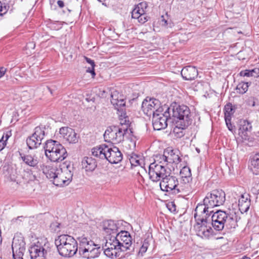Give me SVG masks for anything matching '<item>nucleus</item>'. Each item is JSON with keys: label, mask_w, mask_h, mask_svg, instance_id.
I'll return each mask as SVG.
<instances>
[{"label": "nucleus", "mask_w": 259, "mask_h": 259, "mask_svg": "<svg viewBox=\"0 0 259 259\" xmlns=\"http://www.w3.org/2000/svg\"><path fill=\"white\" fill-rule=\"evenodd\" d=\"M205 203H198L195 209L194 218L196 222L194 229L197 236L203 239H208L213 236V230L209 225L208 219L213 210L206 205Z\"/></svg>", "instance_id": "f257e3e1"}, {"label": "nucleus", "mask_w": 259, "mask_h": 259, "mask_svg": "<svg viewBox=\"0 0 259 259\" xmlns=\"http://www.w3.org/2000/svg\"><path fill=\"white\" fill-rule=\"evenodd\" d=\"M44 149L46 157L53 162L62 161L68 155L66 149L57 141L47 140L45 143Z\"/></svg>", "instance_id": "f03ea898"}, {"label": "nucleus", "mask_w": 259, "mask_h": 259, "mask_svg": "<svg viewBox=\"0 0 259 259\" xmlns=\"http://www.w3.org/2000/svg\"><path fill=\"white\" fill-rule=\"evenodd\" d=\"M78 254L82 258L91 259L99 256L103 249L90 239L84 237L78 238Z\"/></svg>", "instance_id": "7ed1b4c3"}, {"label": "nucleus", "mask_w": 259, "mask_h": 259, "mask_svg": "<svg viewBox=\"0 0 259 259\" xmlns=\"http://www.w3.org/2000/svg\"><path fill=\"white\" fill-rule=\"evenodd\" d=\"M171 109L172 115L177 118L176 121L178 124L183 126H189L192 121V115L189 108L185 105H179L176 103H173L170 107L167 108L169 111Z\"/></svg>", "instance_id": "20e7f679"}, {"label": "nucleus", "mask_w": 259, "mask_h": 259, "mask_svg": "<svg viewBox=\"0 0 259 259\" xmlns=\"http://www.w3.org/2000/svg\"><path fill=\"white\" fill-rule=\"evenodd\" d=\"M159 186L162 191L173 194L186 193L182 184L179 182L176 177L171 176L169 172L161 180Z\"/></svg>", "instance_id": "39448f33"}, {"label": "nucleus", "mask_w": 259, "mask_h": 259, "mask_svg": "<svg viewBox=\"0 0 259 259\" xmlns=\"http://www.w3.org/2000/svg\"><path fill=\"white\" fill-rule=\"evenodd\" d=\"M226 200V194L222 190H214L207 194L203 199V202L211 210L214 207L223 205Z\"/></svg>", "instance_id": "423d86ee"}, {"label": "nucleus", "mask_w": 259, "mask_h": 259, "mask_svg": "<svg viewBox=\"0 0 259 259\" xmlns=\"http://www.w3.org/2000/svg\"><path fill=\"white\" fill-rule=\"evenodd\" d=\"M45 126H37L34 130L33 133L28 137L26 140L27 145L30 149H34L38 147L48 135Z\"/></svg>", "instance_id": "0eeeda50"}, {"label": "nucleus", "mask_w": 259, "mask_h": 259, "mask_svg": "<svg viewBox=\"0 0 259 259\" xmlns=\"http://www.w3.org/2000/svg\"><path fill=\"white\" fill-rule=\"evenodd\" d=\"M142 109L148 116H154L155 114L163 111L160 102L158 99L149 97H147L143 101Z\"/></svg>", "instance_id": "6e6552de"}, {"label": "nucleus", "mask_w": 259, "mask_h": 259, "mask_svg": "<svg viewBox=\"0 0 259 259\" xmlns=\"http://www.w3.org/2000/svg\"><path fill=\"white\" fill-rule=\"evenodd\" d=\"M128 133L125 129L117 125L108 127L105 131L104 137L106 141L109 140L114 143H119L124 141L125 134Z\"/></svg>", "instance_id": "1a4fd4ad"}, {"label": "nucleus", "mask_w": 259, "mask_h": 259, "mask_svg": "<svg viewBox=\"0 0 259 259\" xmlns=\"http://www.w3.org/2000/svg\"><path fill=\"white\" fill-rule=\"evenodd\" d=\"M111 237L112 242L115 244L120 251H126L132 245V237L127 231H121L116 236L113 235Z\"/></svg>", "instance_id": "9d476101"}, {"label": "nucleus", "mask_w": 259, "mask_h": 259, "mask_svg": "<svg viewBox=\"0 0 259 259\" xmlns=\"http://www.w3.org/2000/svg\"><path fill=\"white\" fill-rule=\"evenodd\" d=\"M169 173L166 171L164 165L156 164L155 162L151 163L149 166V175L150 179L154 182H157Z\"/></svg>", "instance_id": "9b49d317"}, {"label": "nucleus", "mask_w": 259, "mask_h": 259, "mask_svg": "<svg viewBox=\"0 0 259 259\" xmlns=\"http://www.w3.org/2000/svg\"><path fill=\"white\" fill-rule=\"evenodd\" d=\"M170 119L169 111L166 110L164 113L159 112L155 114L152 117V124L155 130L159 131L167 126V122Z\"/></svg>", "instance_id": "f8f14e48"}, {"label": "nucleus", "mask_w": 259, "mask_h": 259, "mask_svg": "<svg viewBox=\"0 0 259 259\" xmlns=\"http://www.w3.org/2000/svg\"><path fill=\"white\" fill-rule=\"evenodd\" d=\"M180 183L182 184V186L185 188L186 193L188 194L192 190L190 183L192 180L191 171L189 167L184 166L180 170Z\"/></svg>", "instance_id": "ddd939ff"}, {"label": "nucleus", "mask_w": 259, "mask_h": 259, "mask_svg": "<svg viewBox=\"0 0 259 259\" xmlns=\"http://www.w3.org/2000/svg\"><path fill=\"white\" fill-rule=\"evenodd\" d=\"M44 246H41L38 242L37 244L32 246L29 249V252L31 259H48V250Z\"/></svg>", "instance_id": "4468645a"}, {"label": "nucleus", "mask_w": 259, "mask_h": 259, "mask_svg": "<svg viewBox=\"0 0 259 259\" xmlns=\"http://www.w3.org/2000/svg\"><path fill=\"white\" fill-rule=\"evenodd\" d=\"M105 159L111 163H118L122 159V154L118 148L115 146L109 147L107 146Z\"/></svg>", "instance_id": "2eb2a0df"}, {"label": "nucleus", "mask_w": 259, "mask_h": 259, "mask_svg": "<svg viewBox=\"0 0 259 259\" xmlns=\"http://www.w3.org/2000/svg\"><path fill=\"white\" fill-rule=\"evenodd\" d=\"M111 103L113 105L117 113H121V111H125V101L123 96L115 91L111 94Z\"/></svg>", "instance_id": "dca6fc26"}, {"label": "nucleus", "mask_w": 259, "mask_h": 259, "mask_svg": "<svg viewBox=\"0 0 259 259\" xmlns=\"http://www.w3.org/2000/svg\"><path fill=\"white\" fill-rule=\"evenodd\" d=\"M105 248L103 247L101 248L104 250V253L107 257L113 258L119 256V253L121 252L117 246L112 242V237L106 239V242L105 245Z\"/></svg>", "instance_id": "f3484780"}, {"label": "nucleus", "mask_w": 259, "mask_h": 259, "mask_svg": "<svg viewBox=\"0 0 259 259\" xmlns=\"http://www.w3.org/2000/svg\"><path fill=\"white\" fill-rule=\"evenodd\" d=\"M78 246L77 241L75 239L74 242H71L67 245L62 246L58 250L60 255L64 257H70L73 256L78 251Z\"/></svg>", "instance_id": "a211bd4d"}, {"label": "nucleus", "mask_w": 259, "mask_h": 259, "mask_svg": "<svg viewBox=\"0 0 259 259\" xmlns=\"http://www.w3.org/2000/svg\"><path fill=\"white\" fill-rule=\"evenodd\" d=\"M179 154L180 151L178 150L171 149L168 148L164 150L162 157L164 158L168 163L178 164L181 161Z\"/></svg>", "instance_id": "6ab92c4d"}, {"label": "nucleus", "mask_w": 259, "mask_h": 259, "mask_svg": "<svg viewBox=\"0 0 259 259\" xmlns=\"http://www.w3.org/2000/svg\"><path fill=\"white\" fill-rule=\"evenodd\" d=\"M59 132L63 139L69 143L75 144L78 142V137L73 129L68 127H62L60 128Z\"/></svg>", "instance_id": "aec40b11"}, {"label": "nucleus", "mask_w": 259, "mask_h": 259, "mask_svg": "<svg viewBox=\"0 0 259 259\" xmlns=\"http://www.w3.org/2000/svg\"><path fill=\"white\" fill-rule=\"evenodd\" d=\"M220 220L221 221H227L228 224L232 223L233 224H236L237 221L233 218V215L231 214L227 213L226 211L221 210H217L213 212L211 216V221Z\"/></svg>", "instance_id": "412c9836"}, {"label": "nucleus", "mask_w": 259, "mask_h": 259, "mask_svg": "<svg viewBox=\"0 0 259 259\" xmlns=\"http://www.w3.org/2000/svg\"><path fill=\"white\" fill-rule=\"evenodd\" d=\"M74 167L70 162H65L61 164L59 167V171H61L67 179V182L69 184L72 181L73 175Z\"/></svg>", "instance_id": "4be33fe9"}, {"label": "nucleus", "mask_w": 259, "mask_h": 259, "mask_svg": "<svg viewBox=\"0 0 259 259\" xmlns=\"http://www.w3.org/2000/svg\"><path fill=\"white\" fill-rule=\"evenodd\" d=\"M198 72L195 67L188 66L184 67L181 71V75L186 80H194L198 76Z\"/></svg>", "instance_id": "5701e85b"}, {"label": "nucleus", "mask_w": 259, "mask_h": 259, "mask_svg": "<svg viewBox=\"0 0 259 259\" xmlns=\"http://www.w3.org/2000/svg\"><path fill=\"white\" fill-rule=\"evenodd\" d=\"M103 229L110 238L112 236H116L118 232V227L114 221L107 220L103 222Z\"/></svg>", "instance_id": "b1692460"}, {"label": "nucleus", "mask_w": 259, "mask_h": 259, "mask_svg": "<svg viewBox=\"0 0 259 259\" xmlns=\"http://www.w3.org/2000/svg\"><path fill=\"white\" fill-rule=\"evenodd\" d=\"M12 248L13 255H23L25 251V243L22 238L18 239L14 238Z\"/></svg>", "instance_id": "393cba45"}, {"label": "nucleus", "mask_w": 259, "mask_h": 259, "mask_svg": "<svg viewBox=\"0 0 259 259\" xmlns=\"http://www.w3.org/2000/svg\"><path fill=\"white\" fill-rule=\"evenodd\" d=\"M82 168L87 172L93 171L97 166L96 160L91 157H84L81 160Z\"/></svg>", "instance_id": "a878e982"}, {"label": "nucleus", "mask_w": 259, "mask_h": 259, "mask_svg": "<svg viewBox=\"0 0 259 259\" xmlns=\"http://www.w3.org/2000/svg\"><path fill=\"white\" fill-rule=\"evenodd\" d=\"M75 239L68 235L63 234L59 236L57 239H55V243L57 246V250H59L62 248V246L67 245L71 242H74Z\"/></svg>", "instance_id": "bb28decb"}, {"label": "nucleus", "mask_w": 259, "mask_h": 259, "mask_svg": "<svg viewBox=\"0 0 259 259\" xmlns=\"http://www.w3.org/2000/svg\"><path fill=\"white\" fill-rule=\"evenodd\" d=\"M41 168L43 173L48 179H52L53 183L54 180L56 177L57 172H58L59 168H58L57 166L51 165H42L41 166Z\"/></svg>", "instance_id": "cd10ccee"}, {"label": "nucleus", "mask_w": 259, "mask_h": 259, "mask_svg": "<svg viewBox=\"0 0 259 259\" xmlns=\"http://www.w3.org/2000/svg\"><path fill=\"white\" fill-rule=\"evenodd\" d=\"M117 114H118L120 120V125L118 126L122 128L125 129V131L128 132L129 131L131 133H132L131 129L128 130L131 122L128 116L126 115L125 111L122 110L121 113H117Z\"/></svg>", "instance_id": "c85d7f7f"}, {"label": "nucleus", "mask_w": 259, "mask_h": 259, "mask_svg": "<svg viewBox=\"0 0 259 259\" xmlns=\"http://www.w3.org/2000/svg\"><path fill=\"white\" fill-rule=\"evenodd\" d=\"M211 221V225L213 228L217 231H222L225 227H226L228 229L230 228H235L236 226V224H233L232 223H229L228 224V221H221L220 220H215L214 221Z\"/></svg>", "instance_id": "c756f323"}, {"label": "nucleus", "mask_w": 259, "mask_h": 259, "mask_svg": "<svg viewBox=\"0 0 259 259\" xmlns=\"http://www.w3.org/2000/svg\"><path fill=\"white\" fill-rule=\"evenodd\" d=\"M248 195L242 194L238 200L239 209L241 213L248 211L250 206V201L248 200Z\"/></svg>", "instance_id": "7c9ffc66"}, {"label": "nucleus", "mask_w": 259, "mask_h": 259, "mask_svg": "<svg viewBox=\"0 0 259 259\" xmlns=\"http://www.w3.org/2000/svg\"><path fill=\"white\" fill-rule=\"evenodd\" d=\"M21 160L27 165L31 167L36 166L38 163L37 158L35 156H32L31 155H25L22 153H20Z\"/></svg>", "instance_id": "2f4dec72"}, {"label": "nucleus", "mask_w": 259, "mask_h": 259, "mask_svg": "<svg viewBox=\"0 0 259 259\" xmlns=\"http://www.w3.org/2000/svg\"><path fill=\"white\" fill-rule=\"evenodd\" d=\"M107 146L102 145L99 147L94 148L92 150V155L95 157H99L101 159H105L106 153Z\"/></svg>", "instance_id": "473e14b6"}, {"label": "nucleus", "mask_w": 259, "mask_h": 259, "mask_svg": "<svg viewBox=\"0 0 259 259\" xmlns=\"http://www.w3.org/2000/svg\"><path fill=\"white\" fill-rule=\"evenodd\" d=\"M251 123L246 120H240L239 122V134L245 136L246 132L251 129Z\"/></svg>", "instance_id": "72a5a7b5"}, {"label": "nucleus", "mask_w": 259, "mask_h": 259, "mask_svg": "<svg viewBox=\"0 0 259 259\" xmlns=\"http://www.w3.org/2000/svg\"><path fill=\"white\" fill-rule=\"evenodd\" d=\"M66 180L67 179L65 178V176L63 174L61 171H59L58 169L56 177L54 180L53 184L56 186L59 187L67 186L69 184V183H67Z\"/></svg>", "instance_id": "f704fd0d"}, {"label": "nucleus", "mask_w": 259, "mask_h": 259, "mask_svg": "<svg viewBox=\"0 0 259 259\" xmlns=\"http://www.w3.org/2000/svg\"><path fill=\"white\" fill-rule=\"evenodd\" d=\"M188 126H183V125H179L178 124V121H176V125L173 130V133L176 138H181L183 137L185 135L184 130H185Z\"/></svg>", "instance_id": "c9c22d12"}, {"label": "nucleus", "mask_w": 259, "mask_h": 259, "mask_svg": "<svg viewBox=\"0 0 259 259\" xmlns=\"http://www.w3.org/2000/svg\"><path fill=\"white\" fill-rule=\"evenodd\" d=\"M142 6L141 3L137 6L132 12V18L137 19L139 17L145 13L144 10L141 7Z\"/></svg>", "instance_id": "e433bc0d"}, {"label": "nucleus", "mask_w": 259, "mask_h": 259, "mask_svg": "<svg viewBox=\"0 0 259 259\" xmlns=\"http://www.w3.org/2000/svg\"><path fill=\"white\" fill-rule=\"evenodd\" d=\"M251 83H249L248 82H241L238 83L236 88V90L237 93L240 94H245L248 90L249 85Z\"/></svg>", "instance_id": "4c0bfd02"}, {"label": "nucleus", "mask_w": 259, "mask_h": 259, "mask_svg": "<svg viewBox=\"0 0 259 259\" xmlns=\"http://www.w3.org/2000/svg\"><path fill=\"white\" fill-rule=\"evenodd\" d=\"M250 163L251 167L259 169V152L250 157Z\"/></svg>", "instance_id": "58836bf2"}, {"label": "nucleus", "mask_w": 259, "mask_h": 259, "mask_svg": "<svg viewBox=\"0 0 259 259\" xmlns=\"http://www.w3.org/2000/svg\"><path fill=\"white\" fill-rule=\"evenodd\" d=\"M225 118H231V116L234 112V109L231 103H229L225 106L224 108Z\"/></svg>", "instance_id": "ea45409f"}, {"label": "nucleus", "mask_w": 259, "mask_h": 259, "mask_svg": "<svg viewBox=\"0 0 259 259\" xmlns=\"http://www.w3.org/2000/svg\"><path fill=\"white\" fill-rule=\"evenodd\" d=\"M11 136V132H7L4 134L3 137L0 140V151H1L5 147L7 144V140Z\"/></svg>", "instance_id": "a19ab883"}, {"label": "nucleus", "mask_w": 259, "mask_h": 259, "mask_svg": "<svg viewBox=\"0 0 259 259\" xmlns=\"http://www.w3.org/2000/svg\"><path fill=\"white\" fill-rule=\"evenodd\" d=\"M139 156L135 154H132L129 160L132 166H137L140 165L139 159H138Z\"/></svg>", "instance_id": "79ce46f5"}, {"label": "nucleus", "mask_w": 259, "mask_h": 259, "mask_svg": "<svg viewBox=\"0 0 259 259\" xmlns=\"http://www.w3.org/2000/svg\"><path fill=\"white\" fill-rule=\"evenodd\" d=\"M149 246V243L148 241L146 240H145L144 241L143 243V244L142 246L140 247L139 253H141L142 255H143V253H145L148 248Z\"/></svg>", "instance_id": "37998d69"}, {"label": "nucleus", "mask_w": 259, "mask_h": 259, "mask_svg": "<svg viewBox=\"0 0 259 259\" xmlns=\"http://www.w3.org/2000/svg\"><path fill=\"white\" fill-rule=\"evenodd\" d=\"M11 0H0V5L4 8V10L8 11L10 8Z\"/></svg>", "instance_id": "c03bdc74"}, {"label": "nucleus", "mask_w": 259, "mask_h": 259, "mask_svg": "<svg viewBox=\"0 0 259 259\" xmlns=\"http://www.w3.org/2000/svg\"><path fill=\"white\" fill-rule=\"evenodd\" d=\"M163 155H159L156 156V160L155 161H158L159 164L164 165V164H167L168 162L164 159L162 158ZM156 162V161H155Z\"/></svg>", "instance_id": "a18cd8bd"}, {"label": "nucleus", "mask_w": 259, "mask_h": 259, "mask_svg": "<svg viewBox=\"0 0 259 259\" xmlns=\"http://www.w3.org/2000/svg\"><path fill=\"white\" fill-rule=\"evenodd\" d=\"M240 76H244V77H245V76H246V77L252 76V75H251V70H248V69L242 70L240 72Z\"/></svg>", "instance_id": "49530a36"}, {"label": "nucleus", "mask_w": 259, "mask_h": 259, "mask_svg": "<svg viewBox=\"0 0 259 259\" xmlns=\"http://www.w3.org/2000/svg\"><path fill=\"white\" fill-rule=\"evenodd\" d=\"M226 125L229 131H232L233 130V125L231 124V118L226 117L225 118Z\"/></svg>", "instance_id": "de8ad7c7"}, {"label": "nucleus", "mask_w": 259, "mask_h": 259, "mask_svg": "<svg viewBox=\"0 0 259 259\" xmlns=\"http://www.w3.org/2000/svg\"><path fill=\"white\" fill-rule=\"evenodd\" d=\"M137 20H138L139 22L141 24H143L147 21V19L145 15V13L141 15L139 18L137 19Z\"/></svg>", "instance_id": "09e8293b"}, {"label": "nucleus", "mask_w": 259, "mask_h": 259, "mask_svg": "<svg viewBox=\"0 0 259 259\" xmlns=\"http://www.w3.org/2000/svg\"><path fill=\"white\" fill-rule=\"evenodd\" d=\"M167 208H168V209L171 211V212H174L175 211H176V205L174 203V202H170L169 203H168L167 205Z\"/></svg>", "instance_id": "8fccbe9b"}, {"label": "nucleus", "mask_w": 259, "mask_h": 259, "mask_svg": "<svg viewBox=\"0 0 259 259\" xmlns=\"http://www.w3.org/2000/svg\"><path fill=\"white\" fill-rule=\"evenodd\" d=\"M94 67H95V66H93V67L91 66V68L89 67L87 70V72L91 73L93 78H94L96 75V73L95 71Z\"/></svg>", "instance_id": "3c124183"}, {"label": "nucleus", "mask_w": 259, "mask_h": 259, "mask_svg": "<svg viewBox=\"0 0 259 259\" xmlns=\"http://www.w3.org/2000/svg\"><path fill=\"white\" fill-rule=\"evenodd\" d=\"M251 75H252V76L254 77H257V73H258V68H255L253 69L250 70Z\"/></svg>", "instance_id": "603ef678"}, {"label": "nucleus", "mask_w": 259, "mask_h": 259, "mask_svg": "<svg viewBox=\"0 0 259 259\" xmlns=\"http://www.w3.org/2000/svg\"><path fill=\"white\" fill-rule=\"evenodd\" d=\"M84 59L88 62L89 64H90L91 66H95V62L94 60L91 59L90 58H89L87 57H84Z\"/></svg>", "instance_id": "864d4df0"}, {"label": "nucleus", "mask_w": 259, "mask_h": 259, "mask_svg": "<svg viewBox=\"0 0 259 259\" xmlns=\"http://www.w3.org/2000/svg\"><path fill=\"white\" fill-rule=\"evenodd\" d=\"M7 69L4 67H0V78L4 75L6 72Z\"/></svg>", "instance_id": "5fc2aeb1"}, {"label": "nucleus", "mask_w": 259, "mask_h": 259, "mask_svg": "<svg viewBox=\"0 0 259 259\" xmlns=\"http://www.w3.org/2000/svg\"><path fill=\"white\" fill-rule=\"evenodd\" d=\"M57 4L60 8H62L64 7V3L63 1H61V0L58 1Z\"/></svg>", "instance_id": "6e6d98bb"}, {"label": "nucleus", "mask_w": 259, "mask_h": 259, "mask_svg": "<svg viewBox=\"0 0 259 259\" xmlns=\"http://www.w3.org/2000/svg\"><path fill=\"white\" fill-rule=\"evenodd\" d=\"M3 9L4 8L3 7V6H2V5H0V16H2L4 14H5L8 12V11H5Z\"/></svg>", "instance_id": "4d7b16f0"}, {"label": "nucleus", "mask_w": 259, "mask_h": 259, "mask_svg": "<svg viewBox=\"0 0 259 259\" xmlns=\"http://www.w3.org/2000/svg\"><path fill=\"white\" fill-rule=\"evenodd\" d=\"M59 226H60V224H59L58 223H54L51 224V227L54 228V227H56L57 228H59Z\"/></svg>", "instance_id": "13d9d810"}, {"label": "nucleus", "mask_w": 259, "mask_h": 259, "mask_svg": "<svg viewBox=\"0 0 259 259\" xmlns=\"http://www.w3.org/2000/svg\"><path fill=\"white\" fill-rule=\"evenodd\" d=\"M14 259H23V255H13Z\"/></svg>", "instance_id": "bf43d9fd"}, {"label": "nucleus", "mask_w": 259, "mask_h": 259, "mask_svg": "<svg viewBox=\"0 0 259 259\" xmlns=\"http://www.w3.org/2000/svg\"><path fill=\"white\" fill-rule=\"evenodd\" d=\"M34 46H35V45H34L33 43H31V42L29 43V44H27V47L28 48L33 47V48H34Z\"/></svg>", "instance_id": "052dcab7"}, {"label": "nucleus", "mask_w": 259, "mask_h": 259, "mask_svg": "<svg viewBox=\"0 0 259 259\" xmlns=\"http://www.w3.org/2000/svg\"><path fill=\"white\" fill-rule=\"evenodd\" d=\"M47 88L51 94H53L52 90L48 86H47Z\"/></svg>", "instance_id": "680f3d73"}, {"label": "nucleus", "mask_w": 259, "mask_h": 259, "mask_svg": "<svg viewBox=\"0 0 259 259\" xmlns=\"http://www.w3.org/2000/svg\"><path fill=\"white\" fill-rule=\"evenodd\" d=\"M98 1L100 2H105V0H98Z\"/></svg>", "instance_id": "e2e57ef3"}, {"label": "nucleus", "mask_w": 259, "mask_h": 259, "mask_svg": "<svg viewBox=\"0 0 259 259\" xmlns=\"http://www.w3.org/2000/svg\"><path fill=\"white\" fill-rule=\"evenodd\" d=\"M258 73H257V77H259V68H258Z\"/></svg>", "instance_id": "0e129e2a"}, {"label": "nucleus", "mask_w": 259, "mask_h": 259, "mask_svg": "<svg viewBox=\"0 0 259 259\" xmlns=\"http://www.w3.org/2000/svg\"><path fill=\"white\" fill-rule=\"evenodd\" d=\"M254 105H255V103H254V102H253L252 106H254Z\"/></svg>", "instance_id": "69168bd1"}]
</instances>
